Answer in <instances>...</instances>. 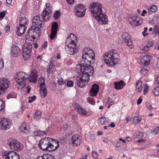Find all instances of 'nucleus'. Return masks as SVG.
Listing matches in <instances>:
<instances>
[{
  "label": "nucleus",
  "mask_w": 159,
  "mask_h": 159,
  "mask_svg": "<svg viewBox=\"0 0 159 159\" xmlns=\"http://www.w3.org/2000/svg\"><path fill=\"white\" fill-rule=\"evenodd\" d=\"M90 8L93 15L101 24H106L108 22L107 16L102 10V6L99 3H93Z\"/></svg>",
  "instance_id": "1"
},
{
  "label": "nucleus",
  "mask_w": 159,
  "mask_h": 159,
  "mask_svg": "<svg viewBox=\"0 0 159 159\" xmlns=\"http://www.w3.org/2000/svg\"><path fill=\"white\" fill-rule=\"evenodd\" d=\"M59 141L56 139L46 137L41 139L39 141L38 146L44 151H54L59 147Z\"/></svg>",
  "instance_id": "2"
},
{
  "label": "nucleus",
  "mask_w": 159,
  "mask_h": 159,
  "mask_svg": "<svg viewBox=\"0 0 159 159\" xmlns=\"http://www.w3.org/2000/svg\"><path fill=\"white\" fill-rule=\"evenodd\" d=\"M77 65L76 67V71L80 73L78 76H80L81 79H84L86 81L87 83L89 81V75H92L93 72V67L90 65L83 64Z\"/></svg>",
  "instance_id": "3"
},
{
  "label": "nucleus",
  "mask_w": 159,
  "mask_h": 159,
  "mask_svg": "<svg viewBox=\"0 0 159 159\" xmlns=\"http://www.w3.org/2000/svg\"><path fill=\"white\" fill-rule=\"evenodd\" d=\"M118 57L119 54L117 51L115 50L110 51L106 53L103 56V59L105 63L111 66L117 63L119 61L118 59Z\"/></svg>",
  "instance_id": "4"
},
{
  "label": "nucleus",
  "mask_w": 159,
  "mask_h": 159,
  "mask_svg": "<svg viewBox=\"0 0 159 159\" xmlns=\"http://www.w3.org/2000/svg\"><path fill=\"white\" fill-rule=\"evenodd\" d=\"M95 54L93 51L89 48H84L82 52V60L84 62L86 61L89 62L90 63L91 62L93 63L95 61Z\"/></svg>",
  "instance_id": "5"
},
{
  "label": "nucleus",
  "mask_w": 159,
  "mask_h": 159,
  "mask_svg": "<svg viewBox=\"0 0 159 159\" xmlns=\"http://www.w3.org/2000/svg\"><path fill=\"white\" fill-rule=\"evenodd\" d=\"M8 143L10 148L16 151H20L24 148L22 144L15 139H10L8 141Z\"/></svg>",
  "instance_id": "6"
},
{
  "label": "nucleus",
  "mask_w": 159,
  "mask_h": 159,
  "mask_svg": "<svg viewBox=\"0 0 159 159\" xmlns=\"http://www.w3.org/2000/svg\"><path fill=\"white\" fill-rule=\"evenodd\" d=\"M86 7L82 4H78L75 7L74 10L76 16L82 17L84 16L86 10Z\"/></svg>",
  "instance_id": "7"
},
{
  "label": "nucleus",
  "mask_w": 159,
  "mask_h": 159,
  "mask_svg": "<svg viewBox=\"0 0 159 159\" xmlns=\"http://www.w3.org/2000/svg\"><path fill=\"white\" fill-rule=\"evenodd\" d=\"M11 125L10 120L7 118H2L0 116V129L2 130L9 129Z\"/></svg>",
  "instance_id": "8"
},
{
  "label": "nucleus",
  "mask_w": 159,
  "mask_h": 159,
  "mask_svg": "<svg viewBox=\"0 0 159 159\" xmlns=\"http://www.w3.org/2000/svg\"><path fill=\"white\" fill-rule=\"evenodd\" d=\"M9 81L6 78L0 79V95L4 94L5 90L9 86Z\"/></svg>",
  "instance_id": "9"
},
{
  "label": "nucleus",
  "mask_w": 159,
  "mask_h": 159,
  "mask_svg": "<svg viewBox=\"0 0 159 159\" xmlns=\"http://www.w3.org/2000/svg\"><path fill=\"white\" fill-rule=\"evenodd\" d=\"M3 155V159H20L19 155L13 151H7Z\"/></svg>",
  "instance_id": "10"
},
{
  "label": "nucleus",
  "mask_w": 159,
  "mask_h": 159,
  "mask_svg": "<svg viewBox=\"0 0 159 159\" xmlns=\"http://www.w3.org/2000/svg\"><path fill=\"white\" fill-rule=\"evenodd\" d=\"M81 138L77 134H74L70 139V142L74 147H76L80 145L81 143Z\"/></svg>",
  "instance_id": "11"
},
{
  "label": "nucleus",
  "mask_w": 159,
  "mask_h": 159,
  "mask_svg": "<svg viewBox=\"0 0 159 159\" xmlns=\"http://www.w3.org/2000/svg\"><path fill=\"white\" fill-rule=\"evenodd\" d=\"M76 37L72 34H70L66 41V46H69V44L73 45L75 47L76 45Z\"/></svg>",
  "instance_id": "12"
},
{
  "label": "nucleus",
  "mask_w": 159,
  "mask_h": 159,
  "mask_svg": "<svg viewBox=\"0 0 159 159\" xmlns=\"http://www.w3.org/2000/svg\"><path fill=\"white\" fill-rule=\"evenodd\" d=\"M58 23L57 22H54L52 25L51 33L50 35V38L52 40L55 37L58 28Z\"/></svg>",
  "instance_id": "13"
},
{
  "label": "nucleus",
  "mask_w": 159,
  "mask_h": 159,
  "mask_svg": "<svg viewBox=\"0 0 159 159\" xmlns=\"http://www.w3.org/2000/svg\"><path fill=\"white\" fill-rule=\"evenodd\" d=\"M28 79V77L27 76L26 78L18 79L16 80L17 86L19 90L23 89L26 85V80Z\"/></svg>",
  "instance_id": "14"
},
{
  "label": "nucleus",
  "mask_w": 159,
  "mask_h": 159,
  "mask_svg": "<svg viewBox=\"0 0 159 159\" xmlns=\"http://www.w3.org/2000/svg\"><path fill=\"white\" fill-rule=\"evenodd\" d=\"M42 20L40 19L39 15H36L35 16L32 20V25L34 26L35 25L39 26L40 27L42 28L44 26V24L41 23H39Z\"/></svg>",
  "instance_id": "15"
},
{
  "label": "nucleus",
  "mask_w": 159,
  "mask_h": 159,
  "mask_svg": "<svg viewBox=\"0 0 159 159\" xmlns=\"http://www.w3.org/2000/svg\"><path fill=\"white\" fill-rule=\"evenodd\" d=\"M84 79H81L80 76H78L76 78V83L78 87L84 88L87 84L86 81Z\"/></svg>",
  "instance_id": "16"
},
{
  "label": "nucleus",
  "mask_w": 159,
  "mask_h": 159,
  "mask_svg": "<svg viewBox=\"0 0 159 159\" xmlns=\"http://www.w3.org/2000/svg\"><path fill=\"white\" fill-rule=\"evenodd\" d=\"M122 38L125 40V43L129 46H132V43L131 40V37L130 35L127 32L123 33Z\"/></svg>",
  "instance_id": "17"
},
{
  "label": "nucleus",
  "mask_w": 159,
  "mask_h": 159,
  "mask_svg": "<svg viewBox=\"0 0 159 159\" xmlns=\"http://www.w3.org/2000/svg\"><path fill=\"white\" fill-rule=\"evenodd\" d=\"M74 107L75 110L82 115L86 116L88 114V112L86 111L85 109L77 104H75Z\"/></svg>",
  "instance_id": "18"
},
{
  "label": "nucleus",
  "mask_w": 159,
  "mask_h": 159,
  "mask_svg": "<svg viewBox=\"0 0 159 159\" xmlns=\"http://www.w3.org/2000/svg\"><path fill=\"white\" fill-rule=\"evenodd\" d=\"M11 55L14 57H16L20 54V50L18 47L13 45L11 48Z\"/></svg>",
  "instance_id": "19"
},
{
  "label": "nucleus",
  "mask_w": 159,
  "mask_h": 159,
  "mask_svg": "<svg viewBox=\"0 0 159 159\" xmlns=\"http://www.w3.org/2000/svg\"><path fill=\"white\" fill-rule=\"evenodd\" d=\"M99 90V88L98 85L96 84H93L90 91L91 96L92 97L95 96L97 94Z\"/></svg>",
  "instance_id": "20"
},
{
  "label": "nucleus",
  "mask_w": 159,
  "mask_h": 159,
  "mask_svg": "<svg viewBox=\"0 0 159 159\" xmlns=\"http://www.w3.org/2000/svg\"><path fill=\"white\" fill-rule=\"evenodd\" d=\"M40 96L42 98H44L46 96L47 93L44 83L43 82L41 83L40 85Z\"/></svg>",
  "instance_id": "21"
},
{
  "label": "nucleus",
  "mask_w": 159,
  "mask_h": 159,
  "mask_svg": "<svg viewBox=\"0 0 159 159\" xmlns=\"http://www.w3.org/2000/svg\"><path fill=\"white\" fill-rule=\"evenodd\" d=\"M37 78V71L36 70L32 71L28 80L30 82H35Z\"/></svg>",
  "instance_id": "22"
},
{
  "label": "nucleus",
  "mask_w": 159,
  "mask_h": 159,
  "mask_svg": "<svg viewBox=\"0 0 159 159\" xmlns=\"http://www.w3.org/2000/svg\"><path fill=\"white\" fill-rule=\"evenodd\" d=\"M35 28L34 26H31L27 34L26 35V38L27 39H30V40L32 41L34 39V29Z\"/></svg>",
  "instance_id": "23"
},
{
  "label": "nucleus",
  "mask_w": 159,
  "mask_h": 159,
  "mask_svg": "<svg viewBox=\"0 0 159 159\" xmlns=\"http://www.w3.org/2000/svg\"><path fill=\"white\" fill-rule=\"evenodd\" d=\"M14 78L16 79H20L23 78H26L27 74L23 72L16 73L14 74Z\"/></svg>",
  "instance_id": "24"
},
{
  "label": "nucleus",
  "mask_w": 159,
  "mask_h": 159,
  "mask_svg": "<svg viewBox=\"0 0 159 159\" xmlns=\"http://www.w3.org/2000/svg\"><path fill=\"white\" fill-rule=\"evenodd\" d=\"M65 49L67 52L70 55H73L78 52L77 49H75L73 48L70 47L69 46H66Z\"/></svg>",
  "instance_id": "25"
},
{
  "label": "nucleus",
  "mask_w": 159,
  "mask_h": 159,
  "mask_svg": "<svg viewBox=\"0 0 159 159\" xmlns=\"http://www.w3.org/2000/svg\"><path fill=\"white\" fill-rule=\"evenodd\" d=\"M50 14L43 11L41 15V19L42 20L41 21L43 22L44 21H48L50 18Z\"/></svg>",
  "instance_id": "26"
},
{
  "label": "nucleus",
  "mask_w": 159,
  "mask_h": 159,
  "mask_svg": "<svg viewBox=\"0 0 159 159\" xmlns=\"http://www.w3.org/2000/svg\"><path fill=\"white\" fill-rule=\"evenodd\" d=\"M26 28L25 27L20 26L17 29L16 34L19 36H21L25 32Z\"/></svg>",
  "instance_id": "27"
},
{
  "label": "nucleus",
  "mask_w": 159,
  "mask_h": 159,
  "mask_svg": "<svg viewBox=\"0 0 159 159\" xmlns=\"http://www.w3.org/2000/svg\"><path fill=\"white\" fill-rule=\"evenodd\" d=\"M125 84L123 81H120L115 84V88L116 89H122L125 86Z\"/></svg>",
  "instance_id": "28"
},
{
  "label": "nucleus",
  "mask_w": 159,
  "mask_h": 159,
  "mask_svg": "<svg viewBox=\"0 0 159 159\" xmlns=\"http://www.w3.org/2000/svg\"><path fill=\"white\" fill-rule=\"evenodd\" d=\"M23 56L25 60H27L30 59L31 57V52L26 51V50H23Z\"/></svg>",
  "instance_id": "29"
},
{
  "label": "nucleus",
  "mask_w": 159,
  "mask_h": 159,
  "mask_svg": "<svg viewBox=\"0 0 159 159\" xmlns=\"http://www.w3.org/2000/svg\"><path fill=\"white\" fill-rule=\"evenodd\" d=\"M28 20L25 17H21L19 20V25L20 26L25 27L27 24Z\"/></svg>",
  "instance_id": "30"
},
{
  "label": "nucleus",
  "mask_w": 159,
  "mask_h": 159,
  "mask_svg": "<svg viewBox=\"0 0 159 159\" xmlns=\"http://www.w3.org/2000/svg\"><path fill=\"white\" fill-rule=\"evenodd\" d=\"M37 159H54V158L53 156L46 154L38 157Z\"/></svg>",
  "instance_id": "31"
},
{
  "label": "nucleus",
  "mask_w": 159,
  "mask_h": 159,
  "mask_svg": "<svg viewBox=\"0 0 159 159\" xmlns=\"http://www.w3.org/2000/svg\"><path fill=\"white\" fill-rule=\"evenodd\" d=\"M142 83L140 80H139L136 82L135 84L136 89H137L139 93L141 92L142 90Z\"/></svg>",
  "instance_id": "32"
},
{
  "label": "nucleus",
  "mask_w": 159,
  "mask_h": 159,
  "mask_svg": "<svg viewBox=\"0 0 159 159\" xmlns=\"http://www.w3.org/2000/svg\"><path fill=\"white\" fill-rule=\"evenodd\" d=\"M32 44L30 43H26L23 46V50H26V51L31 52L32 48Z\"/></svg>",
  "instance_id": "33"
},
{
  "label": "nucleus",
  "mask_w": 159,
  "mask_h": 159,
  "mask_svg": "<svg viewBox=\"0 0 159 159\" xmlns=\"http://www.w3.org/2000/svg\"><path fill=\"white\" fill-rule=\"evenodd\" d=\"M46 131L39 130L36 131L34 132V134L35 136H43L47 134Z\"/></svg>",
  "instance_id": "34"
},
{
  "label": "nucleus",
  "mask_w": 159,
  "mask_h": 159,
  "mask_svg": "<svg viewBox=\"0 0 159 159\" xmlns=\"http://www.w3.org/2000/svg\"><path fill=\"white\" fill-rule=\"evenodd\" d=\"M46 8L43 11L50 14L52 12V8L51 5L49 3H48L46 4Z\"/></svg>",
  "instance_id": "35"
},
{
  "label": "nucleus",
  "mask_w": 159,
  "mask_h": 159,
  "mask_svg": "<svg viewBox=\"0 0 159 159\" xmlns=\"http://www.w3.org/2000/svg\"><path fill=\"white\" fill-rule=\"evenodd\" d=\"M54 66V65L53 64L49 65V66L47 67V72L49 74H53L54 72V68H52Z\"/></svg>",
  "instance_id": "36"
},
{
  "label": "nucleus",
  "mask_w": 159,
  "mask_h": 159,
  "mask_svg": "<svg viewBox=\"0 0 159 159\" xmlns=\"http://www.w3.org/2000/svg\"><path fill=\"white\" fill-rule=\"evenodd\" d=\"M19 129L20 131L24 133H27V130L26 128V125L25 123H23L20 126Z\"/></svg>",
  "instance_id": "37"
},
{
  "label": "nucleus",
  "mask_w": 159,
  "mask_h": 159,
  "mask_svg": "<svg viewBox=\"0 0 159 159\" xmlns=\"http://www.w3.org/2000/svg\"><path fill=\"white\" fill-rule=\"evenodd\" d=\"M139 17L138 16L136 15H135L130 17L129 19V21L130 24L132 25H133L135 21L136 20L137 18Z\"/></svg>",
  "instance_id": "38"
},
{
  "label": "nucleus",
  "mask_w": 159,
  "mask_h": 159,
  "mask_svg": "<svg viewBox=\"0 0 159 159\" xmlns=\"http://www.w3.org/2000/svg\"><path fill=\"white\" fill-rule=\"evenodd\" d=\"M41 112L40 111H37L34 114V118L35 120H38L41 118Z\"/></svg>",
  "instance_id": "39"
},
{
  "label": "nucleus",
  "mask_w": 159,
  "mask_h": 159,
  "mask_svg": "<svg viewBox=\"0 0 159 159\" xmlns=\"http://www.w3.org/2000/svg\"><path fill=\"white\" fill-rule=\"evenodd\" d=\"M157 10V7L156 6L153 5L151 6L148 10V13L151 14L152 12H155Z\"/></svg>",
  "instance_id": "40"
},
{
  "label": "nucleus",
  "mask_w": 159,
  "mask_h": 159,
  "mask_svg": "<svg viewBox=\"0 0 159 159\" xmlns=\"http://www.w3.org/2000/svg\"><path fill=\"white\" fill-rule=\"evenodd\" d=\"M142 23V19L140 17H139L137 18L136 20L135 21L133 25H134L135 26H139Z\"/></svg>",
  "instance_id": "41"
},
{
  "label": "nucleus",
  "mask_w": 159,
  "mask_h": 159,
  "mask_svg": "<svg viewBox=\"0 0 159 159\" xmlns=\"http://www.w3.org/2000/svg\"><path fill=\"white\" fill-rule=\"evenodd\" d=\"M17 97L16 93L14 92H12L9 93L7 96V99L10 98H16Z\"/></svg>",
  "instance_id": "42"
},
{
  "label": "nucleus",
  "mask_w": 159,
  "mask_h": 159,
  "mask_svg": "<svg viewBox=\"0 0 159 159\" xmlns=\"http://www.w3.org/2000/svg\"><path fill=\"white\" fill-rule=\"evenodd\" d=\"M98 120L100 121L102 125H104L108 121V119H106L105 117H102L98 119Z\"/></svg>",
  "instance_id": "43"
},
{
  "label": "nucleus",
  "mask_w": 159,
  "mask_h": 159,
  "mask_svg": "<svg viewBox=\"0 0 159 159\" xmlns=\"http://www.w3.org/2000/svg\"><path fill=\"white\" fill-rule=\"evenodd\" d=\"M5 107V103L4 101L0 98V111L3 110Z\"/></svg>",
  "instance_id": "44"
},
{
  "label": "nucleus",
  "mask_w": 159,
  "mask_h": 159,
  "mask_svg": "<svg viewBox=\"0 0 159 159\" xmlns=\"http://www.w3.org/2000/svg\"><path fill=\"white\" fill-rule=\"evenodd\" d=\"M141 118L138 116H134L133 118V122L136 124L140 123L141 120Z\"/></svg>",
  "instance_id": "45"
},
{
  "label": "nucleus",
  "mask_w": 159,
  "mask_h": 159,
  "mask_svg": "<svg viewBox=\"0 0 159 159\" xmlns=\"http://www.w3.org/2000/svg\"><path fill=\"white\" fill-rule=\"evenodd\" d=\"M154 95L155 96L159 95V86H157L155 87L152 90Z\"/></svg>",
  "instance_id": "46"
},
{
  "label": "nucleus",
  "mask_w": 159,
  "mask_h": 159,
  "mask_svg": "<svg viewBox=\"0 0 159 159\" xmlns=\"http://www.w3.org/2000/svg\"><path fill=\"white\" fill-rule=\"evenodd\" d=\"M34 39L38 38L40 35V33L38 32H37L34 29Z\"/></svg>",
  "instance_id": "47"
},
{
  "label": "nucleus",
  "mask_w": 159,
  "mask_h": 159,
  "mask_svg": "<svg viewBox=\"0 0 159 159\" xmlns=\"http://www.w3.org/2000/svg\"><path fill=\"white\" fill-rule=\"evenodd\" d=\"M60 16V12L59 11H56L54 14L53 17L55 19H57Z\"/></svg>",
  "instance_id": "48"
},
{
  "label": "nucleus",
  "mask_w": 159,
  "mask_h": 159,
  "mask_svg": "<svg viewBox=\"0 0 159 159\" xmlns=\"http://www.w3.org/2000/svg\"><path fill=\"white\" fill-rule=\"evenodd\" d=\"M154 30L155 32L159 36V25H156L154 27Z\"/></svg>",
  "instance_id": "49"
},
{
  "label": "nucleus",
  "mask_w": 159,
  "mask_h": 159,
  "mask_svg": "<svg viewBox=\"0 0 159 159\" xmlns=\"http://www.w3.org/2000/svg\"><path fill=\"white\" fill-rule=\"evenodd\" d=\"M151 56L150 55H146L145 56L143 57L142 58V60H151Z\"/></svg>",
  "instance_id": "50"
},
{
  "label": "nucleus",
  "mask_w": 159,
  "mask_h": 159,
  "mask_svg": "<svg viewBox=\"0 0 159 159\" xmlns=\"http://www.w3.org/2000/svg\"><path fill=\"white\" fill-rule=\"evenodd\" d=\"M67 85L68 87H72L74 85V82L71 80H68L67 82Z\"/></svg>",
  "instance_id": "51"
},
{
  "label": "nucleus",
  "mask_w": 159,
  "mask_h": 159,
  "mask_svg": "<svg viewBox=\"0 0 159 159\" xmlns=\"http://www.w3.org/2000/svg\"><path fill=\"white\" fill-rule=\"evenodd\" d=\"M57 83L58 85H63L66 84V82L64 81L63 79H60L57 80Z\"/></svg>",
  "instance_id": "52"
},
{
  "label": "nucleus",
  "mask_w": 159,
  "mask_h": 159,
  "mask_svg": "<svg viewBox=\"0 0 159 159\" xmlns=\"http://www.w3.org/2000/svg\"><path fill=\"white\" fill-rule=\"evenodd\" d=\"M153 134H157L159 133V126L156 128L155 129L152 130L151 132Z\"/></svg>",
  "instance_id": "53"
},
{
  "label": "nucleus",
  "mask_w": 159,
  "mask_h": 159,
  "mask_svg": "<svg viewBox=\"0 0 159 159\" xmlns=\"http://www.w3.org/2000/svg\"><path fill=\"white\" fill-rule=\"evenodd\" d=\"M36 96L34 95L32 97H29V99L28 100V102L30 103L32 102L36 98Z\"/></svg>",
  "instance_id": "54"
},
{
  "label": "nucleus",
  "mask_w": 159,
  "mask_h": 159,
  "mask_svg": "<svg viewBox=\"0 0 159 159\" xmlns=\"http://www.w3.org/2000/svg\"><path fill=\"white\" fill-rule=\"evenodd\" d=\"M88 101L89 103L92 105H93L95 103L94 100L92 98H88Z\"/></svg>",
  "instance_id": "55"
},
{
  "label": "nucleus",
  "mask_w": 159,
  "mask_h": 159,
  "mask_svg": "<svg viewBox=\"0 0 159 159\" xmlns=\"http://www.w3.org/2000/svg\"><path fill=\"white\" fill-rule=\"evenodd\" d=\"M153 42L152 41H148L147 42L146 46L149 48L152 46Z\"/></svg>",
  "instance_id": "56"
},
{
  "label": "nucleus",
  "mask_w": 159,
  "mask_h": 159,
  "mask_svg": "<svg viewBox=\"0 0 159 159\" xmlns=\"http://www.w3.org/2000/svg\"><path fill=\"white\" fill-rule=\"evenodd\" d=\"M148 71V70L146 68H143L140 70L141 73L143 75H145Z\"/></svg>",
  "instance_id": "57"
},
{
  "label": "nucleus",
  "mask_w": 159,
  "mask_h": 159,
  "mask_svg": "<svg viewBox=\"0 0 159 159\" xmlns=\"http://www.w3.org/2000/svg\"><path fill=\"white\" fill-rule=\"evenodd\" d=\"M4 63L2 59L0 60V69H2L4 67Z\"/></svg>",
  "instance_id": "58"
},
{
  "label": "nucleus",
  "mask_w": 159,
  "mask_h": 159,
  "mask_svg": "<svg viewBox=\"0 0 159 159\" xmlns=\"http://www.w3.org/2000/svg\"><path fill=\"white\" fill-rule=\"evenodd\" d=\"M143 62H144V65L145 66H148L150 63V61L151 60H143Z\"/></svg>",
  "instance_id": "59"
},
{
  "label": "nucleus",
  "mask_w": 159,
  "mask_h": 159,
  "mask_svg": "<svg viewBox=\"0 0 159 159\" xmlns=\"http://www.w3.org/2000/svg\"><path fill=\"white\" fill-rule=\"evenodd\" d=\"M92 156L94 157V159H98V155L96 152L94 151L93 152Z\"/></svg>",
  "instance_id": "60"
},
{
  "label": "nucleus",
  "mask_w": 159,
  "mask_h": 159,
  "mask_svg": "<svg viewBox=\"0 0 159 159\" xmlns=\"http://www.w3.org/2000/svg\"><path fill=\"white\" fill-rule=\"evenodd\" d=\"M34 30L36 31L37 32H38L39 33H40L41 30L40 28V27L39 26H36V27H34Z\"/></svg>",
  "instance_id": "61"
},
{
  "label": "nucleus",
  "mask_w": 159,
  "mask_h": 159,
  "mask_svg": "<svg viewBox=\"0 0 159 159\" xmlns=\"http://www.w3.org/2000/svg\"><path fill=\"white\" fill-rule=\"evenodd\" d=\"M149 48L146 45L143 49L142 50L144 52H147L149 50Z\"/></svg>",
  "instance_id": "62"
},
{
  "label": "nucleus",
  "mask_w": 159,
  "mask_h": 159,
  "mask_svg": "<svg viewBox=\"0 0 159 159\" xmlns=\"http://www.w3.org/2000/svg\"><path fill=\"white\" fill-rule=\"evenodd\" d=\"M5 15V13L4 12H2L0 13V17L3 18Z\"/></svg>",
  "instance_id": "63"
},
{
  "label": "nucleus",
  "mask_w": 159,
  "mask_h": 159,
  "mask_svg": "<svg viewBox=\"0 0 159 159\" xmlns=\"http://www.w3.org/2000/svg\"><path fill=\"white\" fill-rule=\"evenodd\" d=\"M67 2L69 4H71L73 3L74 1V0H66Z\"/></svg>",
  "instance_id": "64"
}]
</instances>
